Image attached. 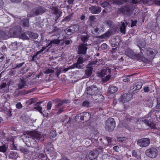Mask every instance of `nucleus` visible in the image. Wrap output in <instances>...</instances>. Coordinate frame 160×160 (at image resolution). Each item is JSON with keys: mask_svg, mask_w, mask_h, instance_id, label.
I'll list each match as a JSON object with an SVG mask.
<instances>
[{"mask_svg": "<svg viewBox=\"0 0 160 160\" xmlns=\"http://www.w3.org/2000/svg\"><path fill=\"white\" fill-rule=\"evenodd\" d=\"M146 155L152 158H155L158 154V151L154 148H151L147 149L145 152Z\"/></svg>", "mask_w": 160, "mask_h": 160, "instance_id": "5", "label": "nucleus"}, {"mask_svg": "<svg viewBox=\"0 0 160 160\" xmlns=\"http://www.w3.org/2000/svg\"><path fill=\"white\" fill-rule=\"evenodd\" d=\"M64 108L63 107L59 109L58 112H57L58 114H59L61 113L62 111V109Z\"/></svg>", "mask_w": 160, "mask_h": 160, "instance_id": "64", "label": "nucleus"}, {"mask_svg": "<svg viewBox=\"0 0 160 160\" xmlns=\"http://www.w3.org/2000/svg\"><path fill=\"white\" fill-rule=\"evenodd\" d=\"M9 156L10 157L14 159H16L18 157L17 153L13 152H11L9 154Z\"/></svg>", "mask_w": 160, "mask_h": 160, "instance_id": "27", "label": "nucleus"}, {"mask_svg": "<svg viewBox=\"0 0 160 160\" xmlns=\"http://www.w3.org/2000/svg\"><path fill=\"white\" fill-rule=\"evenodd\" d=\"M89 10L92 14H98L99 13L101 10V8L99 7H95L92 6L89 8Z\"/></svg>", "mask_w": 160, "mask_h": 160, "instance_id": "11", "label": "nucleus"}, {"mask_svg": "<svg viewBox=\"0 0 160 160\" xmlns=\"http://www.w3.org/2000/svg\"><path fill=\"white\" fill-rule=\"evenodd\" d=\"M41 8H38L37 9H34L31 12V13L32 16L38 15L44 12Z\"/></svg>", "mask_w": 160, "mask_h": 160, "instance_id": "14", "label": "nucleus"}, {"mask_svg": "<svg viewBox=\"0 0 160 160\" xmlns=\"http://www.w3.org/2000/svg\"><path fill=\"white\" fill-rule=\"evenodd\" d=\"M98 92V89L95 86H92L91 88L89 87L87 88V91H86V93L88 95H90L91 96L93 95H96Z\"/></svg>", "mask_w": 160, "mask_h": 160, "instance_id": "7", "label": "nucleus"}, {"mask_svg": "<svg viewBox=\"0 0 160 160\" xmlns=\"http://www.w3.org/2000/svg\"><path fill=\"white\" fill-rule=\"evenodd\" d=\"M17 43L16 42H14L12 44L10 47L11 48H12V47L13 46L14 47L13 48H12V49L13 50H15L17 48Z\"/></svg>", "mask_w": 160, "mask_h": 160, "instance_id": "45", "label": "nucleus"}, {"mask_svg": "<svg viewBox=\"0 0 160 160\" xmlns=\"http://www.w3.org/2000/svg\"><path fill=\"white\" fill-rule=\"evenodd\" d=\"M82 114L83 115H81V116L83 117V118L81 119H81L84 120L85 119V121H88L91 118V115L89 112H84Z\"/></svg>", "mask_w": 160, "mask_h": 160, "instance_id": "16", "label": "nucleus"}, {"mask_svg": "<svg viewBox=\"0 0 160 160\" xmlns=\"http://www.w3.org/2000/svg\"><path fill=\"white\" fill-rule=\"evenodd\" d=\"M16 107L17 108L20 109L22 107V105L20 102H18L16 104Z\"/></svg>", "mask_w": 160, "mask_h": 160, "instance_id": "52", "label": "nucleus"}, {"mask_svg": "<svg viewBox=\"0 0 160 160\" xmlns=\"http://www.w3.org/2000/svg\"><path fill=\"white\" fill-rule=\"evenodd\" d=\"M70 102V101L68 100H64L62 101H61L60 102H59L58 104L56 105V107H58L59 106H61L64 104H67L68 103H69Z\"/></svg>", "mask_w": 160, "mask_h": 160, "instance_id": "24", "label": "nucleus"}, {"mask_svg": "<svg viewBox=\"0 0 160 160\" xmlns=\"http://www.w3.org/2000/svg\"><path fill=\"white\" fill-rule=\"evenodd\" d=\"M136 57L138 59H142L143 58L142 53L141 52L140 54H138Z\"/></svg>", "mask_w": 160, "mask_h": 160, "instance_id": "48", "label": "nucleus"}, {"mask_svg": "<svg viewBox=\"0 0 160 160\" xmlns=\"http://www.w3.org/2000/svg\"><path fill=\"white\" fill-rule=\"evenodd\" d=\"M115 126V123L114 119L109 118L106 121L105 128L109 131H113Z\"/></svg>", "mask_w": 160, "mask_h": 160, "instance_id": "3", "label": "nucleus"}, {"mask_svg": "<svg viewBox=\"0 0 160 160\" xmlns=\"http://www.w3.org/2000/svg\"><path fill=\"white\" fill-rule=\"evenodd\" d=\"M136 123L137 124H142L144 123L149 128H154L155 127V125L153 122L143 118H139L137 121Z\"/></svg>", "mask_w": 160, "mask_h": 160, "instance_id": "4", "label": "nucleus"}, {"mask_svg": "<svg viewBox=\"0 0 160 160\" xmlns=\"http://www.w3.org/2000/svg\"><path fill=\"white\" fill-rule=\"evenodd\" d=\"M101 5L102 7L105 8H107V7H109L110 6L109 4L107 2H105L102 3Z\"/></svg>", "mask_w": 160, "mask_h": 160, "instance_id": "39", "label": "nucleus"}, {"mask_svg": "<svg viewBox=\"0 0 160 160\" xmlns=\"http://www.w3.org/2000/svg\"><path fill=\"white\" fill-rule=\"evenodd\" d=\"M99 98L98 99H101V100H100L101 101H103L104 100V97L102 95H100L98 96Z\"/></svg>", "mask_w": 160, "mask_h": 160, "instance_id": "61", "label": "nucleus"}, {"mask_svg": "<svg viewBox=\"0 0 160 160\" xmlns=\"http://www.w3.org/2000/svg\"><path fill=\"white\" fill-rule=\"evenodd\" d=\"M35 101V99H31L29 100L30 104H31L34 102Z\"/></svg>", "mask_w": 160, "mask_h": 160, "instance_id": "60", "label": "nucleus"}, {"mask_svg": "<svg viewBox=\"0 0 160 160\" xmlns=\"http://www.w3.org/2000/svg\"><path fill=\"white\" fill-rule=\"evenodd\" d=\"M89 37V36L87 35H82L81 36L82 40L83 42L85 41Z\"/></svg>", "mask_w": 160, "mask_h": 160, "instance_id": "37", "label": "nucleus"}, {"mask_svg": "<svg viewBox=\"0 0 160 160\" xmlns=\"http://www.w3.org/2000/svg\"><path fill=\"white\" fill-rule=\"evenodd\" d=\"M115 3L117 4H121L126 2V0H115Z\"/></svg>", "mask_w": 160, "mask_h": 160, "instance_id": "35", "label": "nucleus"}, {"mask_svg": "<svg viewBox=\"0 0 160 160\" xmlns=\"http://www.w3.org/2000/svg\"><path fill=\"white\" fill-rule=\"evenodd\" d=\"M146 45V43L144 41H143L141 43H139L138 44V46L141 49V48H144Z\"/></svg>", "mask_w": 160, "mask_h": 160, "instance_id": "31", "label": "nucleus"}, {"mask_svg": "<svg viewBox=\"0 0 160 160\" xmlns=\"http://www.w3.org/2000/svg\"><path fill=\"white\" fill-rule=\"evenodd\" d=\"M133 54V52L130 50H127L126 54L128 56L130 57Z\"/></svg>", "mask_w": 160, "mask_h": 160, "instance_id": "44", "label": "nucleus"}, {"mask_svg": "<svg viewBox=\"0 0 160 160\" xmlns=\"http://www.w3.org/2000/svg\"><path fill=\"white\" fill-rule=\"evenodd\" d=\"M71 41L70 40H68L65 42V43L66 45H68L70 44Z\"/></svg>", "mask_w": 160, "mask_h": 160, "instance_id": "62", "label": "nucleus"}, {"mask_svg": "<svg viewBox=\"0 0 160 160\" xmlns=\"http://www.w3.org/2000/svg\"><path fill=\"white\" fill-rule=\"evenodd\" d=\"M70 27L73 33L78 31L79 28V26L76 25H74L72 26H71Z\"/></svg>", "mask_w": 160, "mask_h": 160, "instance_id": "23", "label": "nucleus"}, {"mask_svg": "<svg viewBox=\"0 0 160 160\" xmlns=\"http://www.w3.org/2000/svg\"><path fill=\"white\" fill-rule=\"evenodd\" d=\"M89 104V102L88 101H85L82 103V106L83 107H88Z\"/></svg>", "mask_w": 160, "mask_h": 160, "instance_id": "47", "label": "nucleus"}, {"mask_svg": "<svg viewBox=\"0 0 160 160\" xmlns=\"http://www.w3.org/2000/svg\"><path fill=\"white\" fill-rule=\"evenodd\" d=\"M103 27L102 25H98L97 27L94 29V32L98 33L103 29Z\"/></svg>", "mask_w": 160, "mask_h": 160, "instance_id": "20", "label": "nucleus"}, {"mask_svg": "<svg viewBox=\"0 0 160 160\" xmlns=\"http://www.w3.org/2000/svg\"><path fill=\"white\" fill-rule=\"evenodd\" d=\"M22 23L23 27H28L29 26V22L28 19H26L22 21Z\"/></svg>", "mask_w": 160, "mask_h": 160, "instance_id": "29", "label": "nucleus"}, {"mask_svg": "<svg viewBox=\"0 0 160 160\" xmlns=\"http://www.w3.org/2000/svg\"><path fill=\"white\" fill-rule=\"evenodd\" d=\"M147 105L149 107H151L152 106V101L151 100H149L147 102Z\"/></svg>", "mask_w": 160, "mask_h": 160, "instance_id": "36", "label": "nucleus"}, {"mask_svg": "<svg viewBox=\"0 0 160 160\" xmlns=\"http://www.w3.org/2000/svg\"><path fill=\"white\" fill-rule=\"evenodd\" d=\"M146 54L147 56H149L150 59H152L154 56L153 52V50L152 49L149 48L148 50L145 51Z\"/></svg>", "mask_w": 160, "mask_h": 160, "instance_id": "17", "label": "nucleus"}, {"mask_svg": "<svg viewBox=\"0 0 160 160\" xmlns=\"http://www.w3.org/2000/svg\"><path fill=\"white\" fill-rule=\"evenodd\" d=\"M110 69L108 68H103L100 72L99 76L102 77V80L103 81H108L110 78Z\"/></svg>", "mask_w": 160, "mask_h": 160, "instance_id": "2", "label": "nucleus"}, {"mask_svg": "<svg viewBox=\"0 0 160 160\" xmlns=\"http://www.w3.org/2000/svg\"><path fill=\"white\" fill-rule=\"evenodd\" d=\"M136 84L134 85L133 86H132L131 87V89L133 91H135L137 92V89H136Z\"/></svg>", "mask_w": 160, "mask_h": 160, "instance_id": "53", "label": "nucleus"}, {"mask_svg": "<svg viewBox=\"0 0 160 160\" xmlns=\"http://www.w3.org/2000/svg\"><path fill=\"white\" fill-rule=\"evenodd\" d=\"M101 47L103 49H106L107 47V45L105 43H103L101 45Z\"/></svg>", "mask_w": 160, "mask_h": 160, "instance_id": "54", "label": "nucleus"}, {"mask_svg": "<svg viewBox=\"0 0 160 160\" xmlns=\"http://www.w3.org/2000/svg\"><path fill=\"white\" fill-rule=\"evenodd\" d=\"M98 154V151H94L90 152L89 155L88 157L91 160H92L95 158Z\"/></svg>", "mask_w": 160, "mask_h": 160, "instance_id": "15", "label": "nucleus"}, {"mask_svg": "<svg viewBox=\"0 0 160 160\" xmlns=\"http://www.w3.org/2000/svg\"><path fill=\"white\" fill-rule=\"evenodd\" d=\"M52 107V103L51 102H48V103L47 104V110L48 111L50 110L51 108Z\"/></svg>", "mask_w": 160, "mask_h": 160, "instance_id": "40", "label": "nucleus"}, {"mask_svg": "<svg viewBox=\"0 0 160 160\" xmlns=\"http://www.w3.org/2000/svg\"><path fill=\"white\" fill-rule=\"evenodd\" d=\"M117 140L118 141H121V142H123L124 141H126L127 140V139L124 137H118L117 138Z\"/></svg>", "mask_w": 160, "mask_h": 160, "instance_id": "34", "label": "nucleus"}, {"mask_svg": "<svg viewBox=\"0 0 160 160\" xmlns=\"http://www.w3.org/2000/svg\"><path fill=\"white\" fill-rule=\"evenodd\" d=\"M25 85V82L23 80H22L18 84V88L21 89L23 88Z\"/></svg>", "mask_w": 160, "mask_h": 160, "instance_id": "28", "label": "nucleus"}, {"mask_svg": "<svg viewBox=\"0 0 160 160\" xmlns=\"http://www.w3.org/2000/svg\"><path fill=\"white\" fill-rule=\"evenodd\" d=\"M87 44H81L78 47V53L80 54H85L88 49Z\"/></svg>", "mask_w": 160, "mask_h": 160, "instance_id": "8", "label": "nucleus"}, {"mask_svg": "<svg viewBox=\"0 0 160 160\" xmlns=\"http://www.w3.org/2000/svg\"><path fill=\"white\" fill-rule=\"evenodd\" d=\"M7 149V147L5 145L0 146V152H5Z\"/></svg>", "mask_w": 160, "mask_h": 160, "instance_id": "38", "label": "nucleus"}, {"mask_svg": "<svg viewBox=\"0 0 160 160\" xmlns=\"http://www.w3.org/2000/svg\"><path fill=\"white\" fill-rule=\"evenodd\" d=\"M24 64L23 62H22L19 64H18L16 65V66L14 68H18L21 67Z\"/></svg>", "mask_w": 160, "mask_h": 160, "instance_id": "56", "label": "nucleus"}, {"mask_svg": "<svg viewBox=\"0 0 160 160\" xmlns=\"http://www.w3.org/2000/svg\"><path fill=\"white\" fill-rule=\"evenodd\" d=\"M143 90L145 92H148L149 91V87H145L144 88Z\"/></svg>", "mask_w": 160, "mask_h": 160, "instance_id": "55", "label": "nucleus"}, {"mask_svg": "<svg viewBox=\"0 0 160 160\" xmlns=\"http://www.w3.org/2000/svg\"><path fill=\"white\" fill-rule=\"evenodd\" d=\"M76 65H75V64H73L72 65L70 66H69V67H68L67 68H64V69H63V70H62V72H65L70 69L74 68H75L74 66Z\"/></svg>", "mask_w": 160, "mask_h": 160, "instance_id": "30", "label": "nucleus"}, {"mask_svg": "<svg viewBox=\"0 0 160 160\" xmlns=\"http://www.w3.org/2000/svg\"><path fill=\"white\" fill-rule=\"evenodd\" d=\"M24 137H26L27 139L28 138V140L30 141V140H32V141L34 142V144H36L37 142L35 139L40 140L42 141L44 139V136L43 135H42L41 134L38 133L35 131H27L25 134H24Z\"/></svg>", "mask_w": 160, "mask_h": 160, "instance_id": "1", "label": "nucleus"}, {"mask_svg": "<svg viewBox=\"0 0 160 160\" xmlns=\"http://www.w3.org/2000/svg\"><path fill=\"white\" fill-rule=\"evenodd\" d=\"M41 103V102H37L34 107V108L38 110L42 114L43 113L42 111V108L38 105L40 104Z\"/></svg>", "mask_w": 160, "mask_h": 160, "instance_id": "21", "label": "nucleus"}, {"mask_svg": "<svg viewBox=\"0 0 160 160\" xmlns=\"http://www.w3.org/2000/svg\"><path fill=\"white\" fill-rule=\"evenodd\" d=\"M61 40L58 39H54L50 41V43L48 44L47 47H49L52 44H58L60 42Z\"/></svg>", "mask_w": 160, "mask_h": 160, "instance_id": "19", "label": "nucleus"}, {"mask_svg": "<svg viewBox=\"0 0 160 160\" xmlns=\"http://www.w3.org/2000/svg\"><path fill=\"white\" fill-rule=\"evenodd\" d=\"M65 32L66 34L68 35H70L73 33L70 28H68L65 29Z\"/></svg>", "mask_w": 160, "mask_h": 160, "instance_id": "33", "label": "nucleus"}, {"mask_svg": "<svg viewBox=\"0 0 160 160\" xmlns=\"http://www.w3.org/2000/svg\"><path fill=\"white\" fill-rule=\"evenodd\" d=\"M111 34V33L109 32H106V33H105L103 35H102V38H104L106 37H108Z\"/></svg>", "mask_w": 160, "mask_h": 160, "instance_id": "49", "label": "nucleus"}, {"mask_svg": "<svg viewBox=\"0 0 160 160\" xmlns=\"http://www.w3.org/2000/svg\"><path fill=\"white\" fill-rule=\"evenodd\" d=\"M97 61H93L90 62L88 65H87L86 69V70L85 73L88 76H89L91 75L92 71V68L91 65L95 64L96 63Z\"/></svg>", "mask_w": 160, "mask_h": 160, "instance_id": "9", "label": "nucleus"}, {"mask_svg": "<svg viewBox=\"0 0 160 160\" xmlns=\"http://www.w3.org/2000/svg\"><path fill=\"white\" fill-rule=\"evenodd\" d=\"M150 143L149 139L144 138L139 139L137 142V144L139 146L143 147L148 146Z\"/></svg>", "mask_w": 160, "mask_h": 160, "instance_id": "6", "label": "nucleus"}, {"mask_svg": "<svg viewBox=\"0 0 160 160\" xmlns=\"http://www.w3.org/2000/svg\"><path fill=\"white\" fill-rule=\"evenodd\" d=\"M22 0H11L12 2H20Z\"/></svg>", "mask_w": 160, "mask_h": 160, "instance_id": "63", "label": "nucleus"}, {"mask_svg": "<svg viewBox=\"0 0 160 160\" xmlns=\"http://www.w3.org/2000/svg\"><path fill=\"white\" fill-rule=\"evenodd\" d=\"M56 72V74L57 77H58L61 72H62V68H61L57 67L55 68L54 70Z\"/></svg>", "mask_w": 160, "mask_h": 160, "instance_id": "22", "label": "nucleus"}, {"mask_svg": "<svg viewBox=\"0 0 160 160\" xmlns=\"http://www.w3.org/2000/svg\"><path fill=\"white\" fill-rule=\"evenodd\" d=\"M29 37L32 39H35L38 38V35L36 33H31Z\"/></svg>", "mask_w": 160, "mask_h": 160, "instance_id": "32", "label": "nucleus"}, {"mask_svg": "<svg viewBox=\"0 0 160 160\" xmlns=\"http://www.w3.org/2000/svg\"><path fill=\"white\" fill-rule=\"evenodd\" d=\"M117 90L116 87L112 86L109 88L108 92L112 94L116 92Z\"/></svg>", "mask_w": 160, "mask_h": 160, "instance_id": "18", "label": "nucleus"}, {"mask_svg": "<svg viewBox=\"0 0 160 160\" xmlns=\"http://www.w3.org/2000/svg\"><path fill=\"white\" fill-rule=\"evenodd\" d=\"M132 97V95L130 94H124L122 95L120 100L124 102H128L131 100Z\"/></svg>", "mask_w": 160, "mask_h": 160, "instance_id": "12", "label": "nucleus"}, {"mask_svg": "<svg viewBox=\"0 0 160 160\" xmlns=\"http://www.w3.org/2000/svg\"><path fill=\"white\" fill-rule=\"evenodd\" d=\"M54 72V70L52 69H48L45 72V73L46 74H49L53 73Z\"/></svg>", "mask_w": 160, "mask_h": 160, "instance_id": "41", "label": "nucleus"}, {"mask_svg": "<svg viewBox=\"0 0 160 160\" xmlns=\"http://www.w3.org/2000/svg\"><path fill=\"white\" fill-rule=\"evenodd\" d=\"M7 86V84L6 83L3 82L2 83L0 86V89H3L5 88L6 86Z\"/></svg>", "mask_w": 160, "mask_h": 160, "instance_id": "51", "label": "nucleus"}, {"mask_svg": "<svg viewBox=\"0 0 160 160\" xmlns=\"http://www.w3.org/2000/svg\"><path fill=\"white\" fill-rule=\"evenodd\" d=\"M50 135L52 138L55 137L56 136L55 131L54 130L50 132Z\"/></svg>", "mask_w": 160, "mask_h": 160, "instance_id": "46", "label": "nucleus"}, {"mask_svg": "<svg viewBox=\"0 0 160 160\" xmlns=\"http://www.w3.org/2000/svg\"><path fill=\"white\" fill-rule=\"evenodd\" d=\"M105 141L106 142H108V143L107 144L106 143L105 144L104 146H103L104 148H105L106 147H107L109 145H110L112 144V139H111L110 138H107V139L106 140H105Z\"/></svg>", "mask_w": 160, "mask_h": 160, "instance_id": "25", "label": "nucleus"}, {"mask_svg": "<svg viewBox=\"0 0 160 160\" xmlns=\"http://www.w3.org/2000/svg\"><path fill=\"white\" fill-rule=\"evenodd\" d=\"M136 89H137V91L139 90L142 88V86L141 84L139 85V84H136Z\"/></svg>", "mask_w": 160, "mask_h": 160, "instance_id": "57", "label": "nucleus"}, {"mask_svg": "<svg viewBox=\"0 0 160 160\" xmlns=\"http://www.w3.org/2000/svg\"><path fill=\"white\" fill-rule=\"evenodd\" d=\"M130 76H127L123 78V81L124 82H128L130 80Z\"/></svg>", "mask_w": 160, "mask_h": 160, "instance_id": "43", "label": "nucleus"}, {"mask_svg": "<svg viewBox=\"0 0 160 160\" xmlns=\"http://www.w3.org/2000/svg\"><path fill=\"white\" fill-rule=\"evenodd\" d=\"M157 107L158 108H160V98L157 99Z\"/></svg>", "mask_w": 160, "mask_h": 160, "instance_id": "50", "label": "nucleus"}, {"mask_svg": "<svg viewBox=\"0 0 160 160\" xmlns=\"http://www.w3.org/2000/svg\"><path fill=\"white\" fill-rule=\"evenodd\" d=\"M85 61V60L82 58L79 57L78 58L77 62L73 64L76 65L74 66L75 68H81L82 66L80 64L83 63Z\"/></svg>", "mask_w": 160, "mask_h": 160, "instance_id": "13", "label": "nucleus"}, {"mask_svg": "<svg viewBox=\"0 0 160 160\" xmlns=\"http://www.w3.org/2000/svg\"><path fill=\"white\" fill-rule=\"evenodd\" d=\"M21 30V28L19 26H18L13 28L11 29L9 31L8 36L10 37H12L13 35H16L18 32H19Z\"/></svg>", "mask_w": 160, "mask_h": 160, "instance_id": "10", "label": "nucleus"}, {"mask_svg": "<svg viewBox=\"0 0 160 160\" xmlns=\"http://www.w3.org/2000/svg\"><path fill=\"white\" fill-rule=\"evenodd\" d=\"M47 46H46V47H43L42 48V49L39 51H38L37 53V54H36V55H34L33 56V58H32V59H33V58L35 57L37 55H38V54H39V53H40V52H42L47 47H47Z\"/></svg>", "mask_w": 160, "mask_h": 160, "instance_id": "42", "label": "nucleus"}, {"mask_svg": "<svg viewBox=\"0 0 160 160\" xmlns=\"http://www.w3.org/2000/svg\"><path fill=\"white\" fill-rule=\"evenodd\" d=\"M120 31L122 32L125 34V33L126 26L124 22H122L121 26L120 28Z\"/></svg>", "mask_w": 160, "mask_h": 160, "instance_id": "26", "label": "nucleus"}, {"mask_svg": "<svg viewBox=\"0 0 160 160\" xmlns=\"http://www.w3.org/2000/svg\"><path fill=\"white\" fill-rule=\"evenodd\" d=\"M132 2L134 4H138L139 3V0H132Z\"/></svg>", "mask_w": 160, "mask_h": 160, "instance_id": "58", "label": "nucleus"}, {"mask_svg": "<svg viewBox=\"0 0 160 160\" xmlns=\"http://www.w3.org/2000/svg\"><path fill=\"white\" fill-rule=\"evenodd\" d=\"M132 21V24L131 25V27H132L135 26L136 24L137 23V21H132V20H131Z\"/></svg>", "mask_w": 160, "mask_h": 160, "instance_id": "59", "label": "nucleus"}]
</instances>
